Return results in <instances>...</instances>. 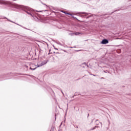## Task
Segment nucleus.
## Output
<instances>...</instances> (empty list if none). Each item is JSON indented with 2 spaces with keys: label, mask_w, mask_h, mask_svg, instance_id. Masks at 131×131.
<instances>
[{
  "label": "nucleus",
  "mask_w": 131,
  "mask_h": 131,
  "mask_svg": "<svg viewBox=\"0 0 131 131\" xmlns=\"http://www.w3.org/2000/svg\"><path fill=\"white\" fill-rule=\"evenodd\" d=\"M1 5H12V3L9 1L0 0Z\"/></svg>",
  "instance_id": "obj_2"
},
{
  "label": "nucleus",
  "mask_w": 131,
  "mask_h": 131,
  "mask_svg": "<svg viewBox=\"0 0 131 131\" xmlns=\"http://www.w3.org/2000/svg\"><path fill=\"white\" fill-rule=\"evenodd\" d=\"M36 12H38V13H39V12H41V11H36Z\"/></svg>",
  "instance_id": "obj_8"
},
{
  "label": "nucleus",
  "mask_w": 131,
  "mask_h": 131,
  "mask_svg": "<svg viewBox=\"0 0 131 131\" xmlns=\"http://www.w3.org/2000/svg\"><path fill=\"white\" fill-rule=\"evenodd\" d=\"M54 49H55V50H58V49H57V48H55Z\"/></svg>",
  "instance_id": "obj_9"
},
{
  "label": "nucleus",
  "mask_w": 131,
  "mask_h": 131,
  "mask_svg": "<svg viewBox=\"0 0 131 131\" xmlns=\"http://www.w3.org/2000/svg\"><path fill=\"white\" fill-rule=\"evenodd\" d=\"M108 42H109V41H108V40H107V39H103L101 41L102 45H106V44L108 43Z\"/></svg>",
  "instance_id": "obj_4"
},
{
  "label": "nucleus",
  "mask_w": 131,
  "mask_h": 131,
  "mask_svg": "<svg viewBox=\"0 0 131 131\" xmlns=\"http://www.w3.org/2000/svg\"><path fill=\"white\" fill-rule=\"evenodd\" d=\"M14 8L15 9H19L20 10H23L26 12L29 15H30L32 17H34L35 13H34V10L26 6H24L22 5H19L18 4H15L14 5Z\"/></svg>",
  "instance_id": "obj_1"
},
{
  "label": "nucleus",
  "mask_w": 131,
  "mask_h": 131,
  "mask_svg": "<svg viewBox=\"0 0 131 131\" xmlns=\"http://www.w3.org/2000/svg\"><path fill=\"white\" fill-rule=\"evenodd\" d=\"M31 70H35L36 69V67L35 68L32 69L31 68H30Z\"/></svg>",
  "instance_id": "obj_6"
},
{
  "label": "nucleus",
  "mask_w": 131,
  "mask_h": 131,
  "mask_svg": "<svg viewBox=\"0 0 131 131\" xmlns=\"http://www.w3.org/2000/svg\"><path fill=\"white\" fill-rule=\"evenodd\" d=\"M65 14H66L67 15H70V16H71V14L70 13H65Z\"/></svg>",
  "instance_id": "obj_7"
},
{
  "label": "nucleus",
  "mask_w": 131,
  "mask_h": 131,
  "mask_svg": "<svg viewBox=\"0 0 131 131\" xmlns=\"http://www.w3.org/2000/svg\"><path fill=\"white\" fill-rule=\"evenodd\" d=\"M47 62L46 60H44L42 61L41 63L38 62L37 64V67H41V66H43V65H46L47 64Z\"/></svg>",
  "instance_id": "obj_3"
},
{
  "label": "nucleus",
  "mask_w": 131,
  "mask_h": 131,
  "mask_svg": "<svg viewBox=\"0 0 131 131\" xmlns=\"http://www.w3.org/2000/svg\"><path fill=\"white\" fill-rule=\"evenodd\" d=\"M81 33H79V32H76V33H73L72 34H71V35H73V34H75V35H79V34H80Z\"/></svg>",
  "instance_id": "obj_5"
}]
</instances>
